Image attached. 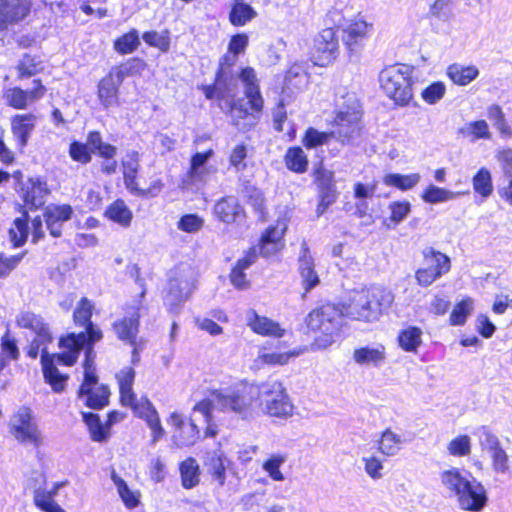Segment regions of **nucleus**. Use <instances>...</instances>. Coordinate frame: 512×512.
<instances>
[{"label":"nucleus","instance_id":"f257e3e1","mask_svg":"<svg viewBox=\"0 0 512 512\" xmlns=\"http://www.w3.org/2000/svg\"><path fill=\"white\" fill-rule=\"evenodd\" d=\"M255 403L270 417L287 420L294 414V405L287 390L277 379L213 390L209 398L198 402L193 410L210 415L212 407L216 406L223 411H232L242 418H247L252 415Z\"/></svg>","mask_w":512,"mask_h":512},{"label":"nucleus","instance_id":"f03ea898","mask_svg":"<svg viewBox=\"0 0 512 512\" xmlns=\"http://www.w3.org/2000/svg\"><path fill=\"white\" fill-rule=\"evenodd\" d=\"M93 310V303L88 298H82L74 310L73 320L76 325L85 327L86 331L69 333L62 337L59 341L60 353L49 354L45 349L42 350L41 363L44 378L55 392L63 391L68 379L67 375L58 371L55 363L58 362L67 366L74 365L82 350L85 351V356H87V351L94 349V344L103 337L101 329L91 321Z\"/></svg>","mask_w":512,"mask_h":512},{"label":"nucleus","instance_id":"7ed1b4c3","mask_svg":"<svg viewBox=\"0 0 512 512\" xmlns=\"http://www.w3.org/2000/svg\"><path fill=\"white\" fill-rule=\"evenodd\" d=\"M239 79L244 85L245 96L248 99L251 112L244 107L242 100H227L219 104L223 111L230 113L232 124L241 130H247L253 126L261 113L264 101L260 93L255 71L252 68H244L239 74Z\"/></svg>","mask_w":512,"mask_h":512},{"label":"nucleus","instance_id":"20e7f679","mask_svg":"<svg viewBox=\"0 0 512 512\" xmlns=\"http://www.w3.org/2000/svg\"><path fill=\"white\" fill-rule=\"evenodd\" d=\"M392 302L393 295L382 287H361L349 292L344 309L346 315L354 320L373 322L380 318Z\"/></svg>","mask_w":512,"mask_h":512},{"label":"nucleus","instance_id":"39448f33","mask_svg":"<svg viewBox=\"0 0 512 512\" xmlns=\"http://www.w3.org/2000/svg\"><path fill=\"white\" fill-rule=\"evenodd\" d=\"M442 485L452 493L459 506L468 511H480L486 504L487 496L484 486L470 473L463 474L457 468L441 473Z\"/></svg>","mask_w":512,"mask_h":512},{"label":"nucleus","instance_id":"423d86ee","mask_svg":"<svg viewBox=\"0 0 512 512\" xmlns=\"http://www.w3.org/2000/svg\"><path fill=\"white\" fill-rule=\"evenodd\" d=\"M342 312L334 305H323L312 310L306 317V326L318 333L311 344V350H323L330 347L342 326Z\"/></svg>","mask_w":512,"mask_h":512},{"label":"nucleus","instance_id":"0eeeda50","mask_svg":"<svg viewBox=\"0 0 512 512\" xmlns=\"http://www.w3.org/2000/svg\"><path fill=\"white\" fill-rule=\"evenodd\" d=\"M413 67L397 64L384 68L379 74V83L384 93L396 104L406 105L413 97Z\"/></svg>","mask_w":512,"mask_h":512},{"label":"nucleus","instance_id":"6e6552de","mask_svg":"<svg viewBox=\"0 0 512 512\" xmlns=\"http://www.w3.org/2000/svg\"><path fill=\"white\" fill-rule=\"evenodd\" d=\"M144 295L145 291H142L138 299L133 300L131 304L126 306V316L113 323V330L117 337L120 340L129 343L133 347V364L138 363L140 360V347L136 342V338L139 331V319L144 316L147 310L143 300Z\"/></svg>","mask_w":512,"mask_h":512},{"label":"nucleus","instance_id":"1a4fd4ad","mask_svg":"<svg viewBox=\"0 0 512 512\" xmlns=\"http://www.w3.org/2000/svg\"><path fill=\"white\" fill-rule=\"evenodd\" d=\"M95 351L90 349L83 363L84 381L78 391V397L91 409H101L108 405L110 390L106 385H98L95 373Z\"/></svg>","mask_w":512,"mask_h":512},{"label":"nucleus","instance_id":"9d476101","mask_svg":"<svg viewBox=\"0 0 512 512\" xmlns=\"http://www.w3.org/2000/svg\"><path fill=\"white\" fill-rule=\"evenodd\" d=\"M116 378L119 385L121 404L131 407L139 417L146 421L148 426L157 424L160 418L151 402L144 400L137 403L136 401V395L132 388L135 370L131 367H125L117 373Z\"/></svg>","mask_w":512,"mask_h":512},{"label":"nucleus","instance_id":"9b49d317","mask_svg":"<svg viewBox=\"0 0 512 512\" xmlns=\"http://www.w3.org/2000/svg\"><path fill=\"white\" fill-rule=\"evenodd\" d=\"M145 63L139 59H134L128 65L115 67L102 78L98 83L97 95L100 103L109 108L118 103V91L124 78L131 74L133 70H142Z\"/></svg>","mask_w":512,"mask_h":512},{"label":"nucleus","instance_id":"f8f14e48","mask_svg":"<svg viewBox=\"0 0 512 512\" xmlns=\"http://www.w3.org/2000/svg\"><path fill=\"white\" fill-rule=\"evenodd\" d=\"M350 106L346 110L341 109L337 113L334 121L333 132L335 138L343 145L352 144L360 136L361 111L357 99L349 96Z\"/></svg>","mask_w":512,"mask_h":512},{"label":"nucleus","instance_id":"ddd939ff","mask_svg":"<svg viewBox=\"0 0 512 512\" xmlns=\"http://www.w3.org/2000/svg\"><path fill=\"white\" fill-rule=\"evenodd\" d=\"M10 433L20 443L39 448L44 438L38 425L33 420L32 411L27 407L20 408L10 419Z\"/></svg>","mask_w":512,"mask_h":512},{"label":"nucleus","instance_id":"4468645a","mask_svg":"<svg viewBox=\"0 0 512 512\" xmlns=\"http://www.w3.org/2000/svg\"><path fill=\"white\" fill-rule=\"evenodd\" d=\"M423 255L426 267L418 269L415 278L420 286L427 287L442 275L448 273L451 264L447 255L432 248L426 249Z\"/></svg>","mask_w":512,"mask_h":512},{"label":"nucleus","instance_id":"2eb2a0df","mask_svg":"<svg viewBox=\"0 0 512 512\" xmlns=\"http://www.w3.org/2000/svg\"><path fill=\"white\" fill-rule=\"evenodd\" d=\"M373 30V24L364 19L351 21L342 30V41L350 56H359Z\"/></svg>","mask_w":512,"mask_h":512},{"label":"nucleus","instance_id":"dca6fc26","mask_svg":"<svg viewBox=\"0 0 512 512\" xmlns=\"http://www.w3.org/2000/svg\"><path fill=\"white\" fill-rule=\"evenodd\" d=\"M195 289L193 271L189 269L184 276L173 278L169 281L168 292L165 295V305L174 312L181 303L185 302Z\"/></svg>","mask_w":512,"mask_h":512},{"label":"nucleus","instance_id":"f3484780","mask_svg":"<svg viewBox=\"0 0 512 512\" xmlns=\"http://www.w3.org/2000/svg\"><path fill=\"white\" fill-rule=\"evenodd\" d=\"M298 272L304 289V295L315 288L319 283V275L315 270V262L306 242L301 245L298 258Z\"/></svg>","mask_w":512,"mask_h":512},{"label":"nucleus","instance_id":"a211bd4d","mask_svg":"<svg viewBox=\"0 0 512 512\" xmlns=\"http://www.w3.org/2000/svg\"><path fill=\"white\" fill-rule=\"evenodd\" d=\"M33 85L34 87L30 90L20 88L7 90L5 98L8 104L16 109H24L40 99L45 93V88L39 80H34Z\"/></svg>","mask_w":512,"mask_h":512},{"label":"nucleus","instance_id":"6ab92c4d","mask_svg":"<svg viewBox=\"0 0 512 512\" xmlns=\"http://www.w3.org/2000/svg\"><path fill=\"white\" fill-rule=\"evenodd\" d=\"M73 209L68 204L48 205L44 210V218L47 229L53 237H60L62 234V225L71 219Z\"/></svg>","mask_w":512,"mask_h":512},{"label":"nucleus","instance_id":"aec40b11","mask_svg":"<svg viewBox=\"0 0 512 512\" xmlns=\"http://www.w3.org/2000/svg\"><path fill=\"white\" fill-rule=\"evenodd\" d=\"M247 325L253 332L261 336L281 338L286 332L278 322L268 317L260 316L253 310L247 315Z\"/></svg>","mask_w":512,"mask_h":512},{"label":"nucleus","instance_id":"412c9836","mask_svg":"<svg viewBox=\"0 0 512 512\" xmlns=\"http://www.w3.org/2000/svg\"><path fill=\"white\" fill-rule=\"evenodd\" d=\"M37 117L34 114H18L11 118V131L18 146L23 149L35 128Z\"/></svg>","mask_w":512,"mask_h":512},{"label":"nucleus","instance_id":"4be33fe9","mask_svg":"<svg viewBox=\"0 0 512 512\" xmlns=\"http://www.w3.org/2000/svg\"><path fill=\"white\" fill-rule=\"evenodd\" d=\"M24 202L31 208H39L49 194L47 183L40 178H29L22 187Z\"/></svg>","mask_w":512,"mask_h":512},{"label":"nucleus","instance_id":"5701e85b","mask_svg":"<svg viewBox=\"0 0 512 512\" xmlns=\"http://www.w3.org/2000/svg\"><path fill=\"white\" fill-rule=\"evenodd\" d=\"M352 358L360 366L380 367L386 359L383 345L364 346L354 350Z\"/></svg>","mask_w":512,"mask_h":512},{"label":"nucleus","instance_id":"b1692460","mask_svg":"<svg viewBox=\"0 0 512 512\" xmlns=\"http://www.w3.org/2000/svg\"><path fill=\"white\" fill-rule=\"evenodd\" d=\"M19 327L32 330L42 342H51L52 338L43 319L30 311H22L16 317Z\"/></svg>","mask_w":512,"mask_h":512},{"label":"nucleus","instance_id":"393cba45","mask_svg":"<svg viewBox=\"0 0 512 512\" xmlns=\"http://www.w3.org/2000/svg\"><path fill=\"white\" fill-rule=\"evenodd\" d=\"M28 11V0H0V29L8 21L22 20Z\"/></svg>","mask_w":512,"mask_h":512},{"label":"nucleus","instance_id":"a878e982","mask_svg":"<svg viewBox=\"0 0 512 512\" xmlns=\"http://www.w3.org/2000/svg\"><path fill=\"white\" fill-rule=\"evenodd\" d=\"M214 214L224 223H233L243 214V208L235 197L227 196L216 202Z\"/></svg>","mask_w":512,"mask_h":512},{"label":"nucleus","instance_id":"bb28decb","mask_svg":"<svg viewBox=\"0 0 512 512\" xmlns=\"http://www.w3.org/2000/svg\"><path fill=\"white\" fill-rule=\"evenodd\" d=\"M306 349H295L288 352H265L260 351L257 358L255 359V364L261 368L265 365L269 366H283L289 363L292 358L298 357Z\"/></svg>","mask_w":512,"mask_h":512},{"label":"nucleus","instance_id":"cd10ccee","mask_svg":"<svg viewBox=\"0 0 512 512\" xmlns=\"http://www.w3.org/2000/svg\"><path fill=\"white\" fill-rule=\"evenodd\" d=\"M403 442L399 434L387 428L381 433L380 438L377 440V449L382 455L392 457L397 455L401 450Z\"/></svg>","mask_w":512,"mask_h":512},{"label":"nucleus","instance_id":"c85d7f7f","mask_svg":"<svg viewBox=\"0 0 512 512\" xmlns=\"http://www.w3.org/2000/svg\"><path fill=\"white\" fill-rule=\"evenodd\" d=\"M479 69L474 65L464 66L454 63L447 68L451 81L459 86H466L479 76Z\"/></svg>","mask_w":512,"mask_h":512},{"label":"nucleus","instance_id":"c756f323","mask_svg":"<svg viewBox=\"0 0 512 512\" xmlns=\"http://www.w3.org/2000/svg\"><path fill=\"white\" fill-rule=\"evenodd\" d=\"M317 50L324 54L325 61L329 62L335 58L338 50V40L332 28H326L320 32L315 40Z\"/></svg>","mask_w":512,"mask_h":512},{"label":"nucleus","instance_id":"7c9ffc66","mask_svg":"<svg viewBox=\"0 0 512 512\" xmlns=\"http://www.w3.org/2000/svg\"><path fill=\"white\" fill-rule=\"evenodd\" d=\"M256 17V10L243 0H235L229 12V21L234 26H244Z\"/></svg>","mask_w":512,"mask_h":512},{"label":"nucleus","instance_id":"2f4dec72","mask_svg":"<svg viewBox=\"0 0 512 512\" xmlns=\"http://www.w3.org/2000/svg\"><path fill=\"white\" fill-rule=\"evenodd\" d=\"M256 252L250 251L244 258L240 259L230 273V281L237 289H246L249 287V281L246 279L244 270L249 268L256 260Z\"/></svg>","mask_w":512,"mask_h":512},{"label":"nucleus","instance_id":"473e14b6","mask_svg":"<svg viewBox=\"0 0 512 512\" xmlns=\"http://www.w3.org/2000/svg\"><path fill=\"white\" fill-rule=\"evenodd\" d=\"M399 346L406 352H417L422 344V330L415 326H409L398 334Z\"/></svg>","mask_w":512,"mask_h":512},{"label":"nucleus","instance_id":"72a5a7b5","mask_svg":"<svg viewBox=\"0 0 512 512\" xmlns=\"http://www.w3.org/2000/svg\"><path fill=\"white\" fill-rule=\"evenodd\" d=\"M462 194V192L450 191L431 184L423 192L422 199L424 202L429 204H438L454 200Z\"/></svg>","mask_w":512,"mask_h":512},{"label":"nucleus","instance_id":"f704fd0d","mask_svg":"<svg viewBox=\"0 0 512 512\" xmlns=\"http://www.w3.org/2000/svg\"><path fill=\"white\" fill-rule=\"evenodd\" d=\"M105 215L115 223L128 227L132 220V212L124 201L116 200L105 212Z\"/></svg>","mask_w":512,"mask_h":512},{"label":"nucleus","instance_id":"c9c22d12","mask_svg":"<svg viewBox=\"0 0 512 512\" xmlns=\"http://www.w3.org/2000/svg\"><path fill=\"white\" fill-rule=\"evenodd\" d=\"M82 416L93 441L103 442L109 438V428L101 424L97 414L83 412Z\"/></svg>","mask_w":512,"mask_h":512},{"label":"nucleus","instance_id":"e433bc0d","mask_svg":"<svg viewBox=\"0 0 512 512\" xmlns=\"http://www.w3.org/2000/svg\"><path fill=\"white\" fill-rule=\"evenodd\" d=\"M421 179L418 173H412L408 175H401L396 173L387 174L383 178V182L387 186L396 187L402 191L412 189L416 186Z\"/></svg>","mask_w":512,"mask_h":512},{"label":"nucleus","instance_id":"4c0bfd02","mask_svg":"<svg viewBox=\"0 0 512 512\" xmlns=\"http://www.w3.org/2000/svg\"><path fill=\"white\" fill-rule=\"evenodd\" d=\"M28 215L23 213V217L16 218L13 221V227L9 229V238L15 247L22 246L28 237Z\"/></svg>","mask_w":512,"mask_h":512},{"label":"nucleus","instance_id":"58836bf2","mask_svg":"<svg viewBox=\"0 0 512 512\" xmlns=\"http://www.w3.org/2000/svg\"><path fill=\"white\" fill-rule=\"evenodd\" d=\"M474 191L483 198L489 197L493 192L492 177L490 171L482 167L472 178Z\"/></svg>","mask_w":512,"mask_h":512},{"label":"nucleus","instance_id":"ea45409f","mask_svg":"<svg viewBox=\"0 0 512 512\" xmlns=\"http://www.w3.org/2000/svg\"><path fill=\"white\" fill-rule=\"evenodd\" d=\"M285 163L288 169L296 173H304L307 170L308 159L300 147H293L286 152Z\"/></svg>","mask_w":512,"mask_h":512},{"label":"nucleus","instance_id":"a19ab883","mask_svg":"<svg viewBox=\"0 0 512 512\" xmlns=\"http://www.w3.org/2000/svg\"><path fill=\"white\" fill-rule=\"evenodd\" d=\"M315 182L319 189V194H337L334 174L332 171L325 169L322 165L314 171Z\"/></svg>","mask_w":512,"mask_h":512},{"label":"nucleus","instance_id":"79ce46f5","mask_svg":"<svg viewBox=\"0 0 512 512\" xmlns=\"http://www.w3.org/2000/svg\"><path fill=\"white\" fill-rule=\"evenodd\" d=\"M287 456L285 454H272L262 464V469L274 481H284L285 476L281 472V466L286 462Z\"/></svg>","mask_w":512,"mask_h":512},{"label":"nucleus","instance_id":"37998d69","mask_svg":"<svg viewBox=\"0 0 512 512\" xmlns=\"http://www.w3.org/2000/svg\"><path fill=\"white\" fill-rule=\"evenodd\" d=\"M225 457L220 452L209 454L206 465L213 478L218 481L219 485H223L226 478Z\"/></svg>","mask_w":512,"mask_h":512},{"label":"nucleus","instance_id":"c03bdc74","mask_svg":"<svg viewBox=\"0 0 512 512\" xmlns=\"http://www.w3.org/2000/svg\"><path fill=\"white\" fill-rule=\"evenodd\" d=\"M182 484L189 489L199 482V467L193 458H188L180 466Z\"/></svg>","mask_w":512,"mask_h":512},{"label":"nucleus","instance_id":"a18cd8bd","mask_svg":"<svg viewBox=\"0 0 512 512\" xmlns=\"http://www.w3.org/2000/svg\"><path fill=\"white\" fill-rule=\"evenodd\" d=\"M487 116L493 122L494 127L504 137H512V129L509 126L505 115L498 105H491L487 108Z\"/></svg>","mask_w":512,"mask_h":512},{"label":"nucleus","instance_id":"49530a36","mask_svg":"<svg viewBox=\"0 0 512 512\" xmlns=\"http://www.w3.org/2000/svg\"><path fill=\"white\" fill-rule=\"evenodd\" d=\"M111 479L117 487L118 494L124 502L125 506L130 509L136 507L139 503L138 494L134 491H131L128 488L126 482L115 472H112Z\"/></svg>","mask_w":512,"mask_h":512},{"label":"nucleus","instance_id":"de8ad7c7","mask_svg":"<svg viewBox=\"0 0 512 512\" xmlns=\"http://www.w3.org/2000/svg\"><path fill=\"white\" fill-rule=\"evenodd\" d=\"M199 438V430L197 426L190 422L186 424L179 431L175 432L173 439L178 447L191 446Z\"/></svg>","mask_w":512,"mask_h":512},{"label":"nucleus","instance_id":"09e8293b","mask_svg":"<svg viewBox=\"0 0 512 512\" xmlns=\"http://www.w3.org/2000/svg\"><path fill=\"white\" fill-rule=\"evenodd\" d=\"M139 35L136 30L124 34L115 41L114 47L120 54L132 53L139 45Z\"/></svg>","mask_w":512,"mask_h":512},{"label":"nucleus","instance_id":"8fccbe9b","mask_svg":"<svg viewBox=\"0 0 512 512\" xmlns=\"http://www.w3.org/2000/svg\"><path fill=\"white\" fill-rule=\"evenodd\" d=\"M361 461L364 465V471L369 478H371L374 481L383 478L384 465L383 461L379 457L375 455L364 456L362 457Z\"/></svg>","mask_w":512,"mask_h":512},{"label":"nucleus","instance_id":"3c124183","mask_svg":"<svg viewBox=\"0 0 512 512\" xmlns=\"http://www.w3.org/2000/svg\"><path fill=\"white\" fill-rule=\"evenodd\" d=\"M332 138H335L333 130L330 132H321L317 129L309 128L305 134L304 144L307 148H315L320 145L328 144Z\"/></svg>","mask_w":512,"mask_h":512},{"label":"nucleus","instance_id":"603ef678","mask_svg":"<svg viewBox=\"0 0 512 512\" xmlns=\"http://www.w3.org/2000/svg\"><path fill=\"white\" fill-rule=\"evenodd\" d=\"M213 155V150H208L204 153H196L191 159L190 177L194 180H202L205 174L204 165L207 160Z\"/></svg>","mask_w":512,"mask_h":512},{"label":"nucleus","instance_id":"864d4df0","mask_svg":"<svg viewBox=\"0 0 512 512\" xmlns=\"http://www.w3.org/2000/svg\"><path fill=\"white\" fill-rule=\"evenodd\" d=\"M472 310L473 301L470 298L462 300L453 308L450 314V323L452 325H463Z\"/></svg>","mask_w":512,"mask_h":512},{"label":"nucleus","instance_id":"5fc2aeb1","mask_svg":"<svg viewBox=\"0 0 512 512\" xmlns=\"http://www.w3.org/2000/svg\"><path fill=\"white\" fill-rule=\"evenodd\" d=\"M464 132L467 136H471L473 140L490 139L491 132L489 125L485 120L470 122L466 125Z\"/></svg>","mask_w":512,"mask_h":512},{"label":"nucleus","instance_id":"6e6d98bb","mask_svg":"<svg viewBox=\"0 0 512 512\" xmlns=\"http://www.w3.org/2000/svg\"><path fill=\"white\" fill-rule=\"evenodd\" d=\"M449 453L453 456H466L470 454L471 442L467 435H461L452 439L447 447Z\"/></svg>","mask_w":512,"mask_h":512},{"label":"nucleus","instance_id":"4d7b16f0","mask_svg":"<svg viewBox=\"0 0 512 512\" xmlns=\"http://www.w3.org/2000/svg\"><path fill=\"white\" fill-rule=\"evenodd\" d=\"M204 224V220L196 214H186L177 222V228L186 233L198 232Z\"/></svg>","mask_w":512,"mask_h":512},{"label":"nucleus","instance_id":"13d9d810","mask_svg":"<svg viewBox=\"0 0 512 512\" xmlns=\"http://www.w3.org/2000/svg\"><path fill=\"white\" fill-rule=\"evenodd\" d=\"M445 91L444 83L434 82L422 91L421 96L426 103L435 104L444 97Z\"/></svg>","mask_w":512,"mask_h":512},{"label":"nucleus","instance_id":"bf43d9fd","mask_svg":"<svg viewBox=\"0 0 512 512\" xmlns=\"http://www.w3.org/2000/svg\"><path fill=\"white\" fill-rule=\"evenodd\" d=\"M478 437L482 450L488 454L501 447L498 438L486 427H482L478 430Z\"/></svg>","mask_w":512,"mask_h":512},{"label":"nucleus","instance_id":"052dcab7","mask_svg":"<svg viewBox=\"0 0 512 512\" xmlns=\"http://www.w3.org/2000/svg\"><path fill=\"white\" fill-rule=\"evenodd\" d=\"M390 210V220L395 224L402 222L409 214L411 205L408 201H396L392 202L388 206Z\"/></svg>","mask_w":512,"mask_h":512},{"label":"nucleus","instance_id":"680f3d73","mask_svg":"<svg viewBox=\"0 0 512 512\" xmlns=\"http://www.w3.org/2000/svg\"><path fill=\"white\" fill-rule=\"evenodd\" d=\"M489 456H490V458L492 460L493 469L497 473L504 474V473L509 472L512 475V467H511V470H510L509 466H508V455L502 449V447H500L499 449L489 453Z\"/></svg>","mask_w":512,"mask_h":512},{"label":"nucleus","instance_id":"e2e57ef3","mask_svg":"<svg viewBox=\"0 0 512 512\" xmlns=\"http://www.w3.org/2000/svg\"><path fill=\"white\" fill-rule=\"evenodd\" d=\"M287 230V223L285 220H278L275 225L269 227L263 234V238L276 242L277 244H283V236Z\"/></svg>","mask_w":512,"mask_h":512},{"label":"nucleus","instance_id":"0e129e2a","mask_svg":"<svg viewBox=\"0 0 512 512\" xmlns=\"http://www.w3.org/2000/svg\"><path fill=\"white\" fill-rule=\"evenodd\" d=\"M69 154L74 161L87 164L91 161V154L87 145L73 142L69 148Z\"/></svg>","mask_w":512,"mask_h":512},{"label":"nucleus","instance_id":"69168bd1","mask_svg":"<svg viewBox=\"0 0 512 512\" xmlns=\"http://www.w3.org/2000/svg\"><path fill=\"white\" fill-rule=\"evenodd\" d=\"M142 38L150 46L157 47L164 52L169 49V38L156 31L145 32Z\"/></svg>","mask_w":512,"mask_h":512},{"label":"nucleus","instance_id":"338daca9","mask_svg":"<svg viewBox=\"0 0 512 512\" xmlns=\"http://www.w3.org/2000/svg\"><path fill=\"white\" fill-rule=\"evenodd\" d=\"M0 354L7 356L9 359H17L19 356V350L16 345L14 338L6 332L1 338V352Z\"/></svg>","mask_w":512,"mask_h":512},{"label":"nucleus","instance_id":"774afa93","mask_svg":"<svg viewBox=\"0 0 512 512\" xmlns=\"http://www.w3.org/2000/svg\"><path fill=\"white\" fill-rule=\"evenodd\" d=\"M247 156V148L243 144L235 146L230 154V164L237 170H243L245 168L244 160Z\"/></svg>","mask_w":512,"mask_h":512}]
</instances>
